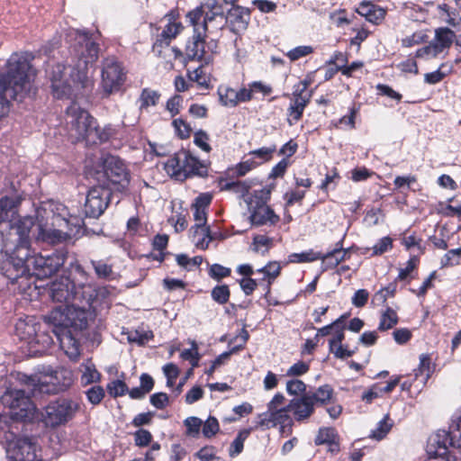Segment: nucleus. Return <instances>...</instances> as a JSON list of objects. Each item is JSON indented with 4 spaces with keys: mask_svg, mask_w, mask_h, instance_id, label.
Here are the masks:
<instances>
[{
    "mask_svg": "<svg viewBox=\"0 0 461 461\" xmlns=\"http://www.w3.org/2000/svg\"><path fill=\"white\" fill-rule=\"evenodd\" d=\"M182 29L183 26L180 23H167L155 41L157 48L161 47V44H170L171 41L180 33Z\"/></svg>",
    "mask_w": 461,
    "mask_h": 461,
    "instance_id": "7c9ffc66",
    "label": "nucleus"
},
{
    "mask_svg": "<svg viewBox=\"0 0 461 461\" xmlns=\"http://www.w3.org/2000/svg\"><path fill=\"white\" fill-rule=\"evenodd\" d=\"M203 14L204 12L201 6H197L194 10L187 13L186 19L188 23L194 27V32H195V29H197L199 26L204 27V32H207V25L205 24Z\"/></svg>",
    "mask_w": 461,
    "mask_h": 461,
    "instance_id": "f704fd0d",
    "label": "nucleus"
},
{
    "mask_svg": "<svg viewBox=\"0 0 461 461\" xmlns=\"http://www.w3.org/2000/svg\"><path fill=\"white\" fill-rule=\"evenodd\" d=\"M107 391L111 396L118 397L128 392V386L122 380H114L108 384Z\"/></svg>",
    "mask_w": 461,
    "mask_h": 461,
    "instance_id": "864d4df0",
    "label": "nucleus"
},
{
    "mask_svg": "<svg viewBox=\"0 0 461 461\" xmlns=\"http://www.w3.org/2000/svg\"><path fill=\"white\" fill-rule=\"evenodd\" d=\"M18 380L28 386L33 397L55 394L68 388L73 382L72 373L65 368L57 369L50 375L17 374Z\"/></svg>",
    "mask_w": 461,
    "mask_h": 461,
    "instance_id": "39448f33",
    "label": "nucleus"
},
{
    "mask_svg": "<svg viewBox=\"0 0 461 461\" xmlns=\"http://www.w3.org/2000/svg\"><path fill=\"white\" fill-rule=\"evenodd\" d=\"M37 225L32 237L50 245L60 244L79 233L81 220L69 216L61 203H46L36 210Z\"/></svg>",
    "mask_w": 461,
    "mask_h": 461,
    "instance_id": "7ed1b4c3",
    "label": "nucleus"
},
{
    "mask_svg": "<svg viewBox=\"0 0 461 461\" xmlns=\"http://www.w3.org/2000/svg\"><path fill=\"white\" fill-rule=\"evenodd\" d=\"M88 131L87 136L84 140L87 144L104 142L108 140L112 134L111 128L101 129L96 125V122Z\"/></svg>",
    "mask_w": 461,
    "mask_h": 461,
    "instance_id": "2f4dec72",
    "label": "nucleus"
},
{
    "mask_svg": "<svg viewBox=\"0 0 461 461\" xmlns=\"http://www.w3.org/2000/svg\"><path fill=\"white\" fill-rule=\"evenodd\" d=\"M125 80V75L119 62L113 58H108L104 61L102 70V88L104 92L110 95L119 91Z\"/></svg>",
    "mask_w": 461,
    "mask_h": 461,
    "instance_id": "f3484780",
    "label": "nucleus"
},
{
    "mask_svg": "<svg viewBox=\"0 0 461 461\" xmlns=\"http://www.w3.org/2000/svg\"><path fill=\"white\" fill-rule=\"evenodd\" d=\"M393 423L389 422V417L386 415L378 422L377 428L372 431L371 437L375 439H382L391 429Z\"/></svg>",
    "mask_w": 461,
    "mask_h": 461,
    "instance_id": "603ef678",
    "label": "nucleus"
},
{
    "mask_svg": "<svg viewBox=\"0 0 461 461\" xmlns=\"http://www.w3.org/2000/svg\"><path fill=\"white\" fill-rule=\"evenodd\" d=\"M206 32L204 27L199 26L195 29L192 38L187 41L185 47V57L189 60H202L205 55V38Z\"/></svg>",
    "mask_w": 461,
    "mask_h": 461,
    "instance_id": "b1692460",
    "label": "nucleus"
},
{
    "mask_svg": "<svg viewBox=\"0 0 461 461\" xmlns=\"http://www.w3.org/2000/svg\"><path fill=\"white\" fill-rule=\"evenodd\" d=\"M398 322V316L394 310L387 308L385 312L382 313L378 330L381 331L387 330L395 326Z\"/></svg>",
    "mask_w": 461,
    "mask_h": 461,
    "instance_id": "e433bc0d",
    "label": "nucleus"
},
{
    "mask_svg": "<svg viewBox=\"0 0 461 461\" xmlns=\"http://www.w3.org/2000/svg\"><path fill=\"white\" fill-rule=\"evenodd\" d=\"M134 441L138 447H147L152 441V435L149 430L140 429L134 433Z\"/></svg>",
    "mask_w": 461,
    "mask_h": 461,
    "instance_id": "6e6d98bb",
    "label": "nucleus"
},
{
    "mask_svg": "<svg viewBox=\"0 0 461 461\" xmlns=\"http://www.w3.org/2000/svg\"><path fill=\"white\" fill-rule=\"evenodd\" d=\"M79 410V403L70 399H59L49 403L41 414L47 427L55 428L71 420Z\"/></svg>",
    "mask_w": 461,
    "mask_h": 461,
    "instance_id": "6e6552de",
    "label": "nucleus"
},
{
    "mask_svg": "<svg viewBox=\"0 0 461 461\" xmlns=\"http://www.w3.org/2000/svg\"><path fill=\"white\" fill-rule=\"evenodd\" d=\"M17 330L23 329L24 339H28V343L33 349L34 353H44L53 343L51 337L45 333H37L34 324L31 321H20L16 325Z\"/></svg>",
    "mask_w": 461,
    "mask_h": 461,
    "instance_id": "aec40b11",
    "label": "nucleus"
},
{
    "mask_svg": "<svg viewBox=\"0 0 461 461\" xmlns=\"http://www.w3.org/2000/svg\"><path fill=\"white\" fill-rule=\"evenodd\" d=\"M184 423L187 429V435L194 437L199 434L203 421L197 417H188L185 420Z\"/></svg>",
    "mask_w": 461,
    "mask_h": 461,
    "instance_id": "5fc2aeb1",
    "label": "nucleus"
},
{
    "mask_svg": "<svg viewBox=\"0 0 461 461\" xmlns=\"http://www.w3.org/2000/svg\"><path fill=\"white\" fill-rule=\"evenodd\" d=\"M191 237L194 245L201 249H206L208 248L209 243L212 240V237L210 232V229L206 226V236L202 235L201 233H197L194 235V226H193L190 230Z\"/></svg>",
    "mask_w": 461,
    "mask_h": 461,
    "instance_id": "49530a36",
    "label": "nucleus"
},
{
    "mask_svg": "<svg viewBox=\"0 0 461 461\" xmlns=\"http://www.w3.org/2000/svg\"><path fill=\"white\" fill-rule=\"evenodd\" d=\"M16 380L23 388H7L1 396L4 406L10 409V415L17 420H32L36 417V407L31 401L30 395L33 396L28 386Z\"/></svg>",
    "mask_w": 461,
    "mask_h": 461,
    "instance_id": "423d86ee",
    "label": "nucleus"
},
{
    "mask_svg": "<svg viewBox=\"0 0 461 461\" xmlns=\"http://www.w3.org/2000/svg\"><path fill=\"white\" fill-rule=\"evenodd\" d=\"M347 253L342 249H336L323 257V262L330 267H336L345 259Z\"/></svg>",
    "mask_w": 461,
    "mask_h": 461,
    "instance_id": "de8ad7c7",
    "label": "nucleus"
},
{
    "mask_svg": "<svg viewBox=\"0 0 461 461\" xmlns=\"http://www.w3.org/2000/svg\"><path fill=\"white\" fill-rule=\"evenodd\" d=\"M429 461H461V414L452 421L448 431H438L429 439Z\"/></svg>",
    "mask_w": 461,
    "mask_h": 461,
    "instance_id": "20e7f679",
    "label": "nucleus"
},
{
    "mask_svg": "<svg viewBox=\"0 0 461 461\" xmlns=\"http://www.w3.org/2000/svg\"><path fill=\"white\" fill-rule=\"evenodd\" d=\"M313 49L311 46H298L286 53V56L291 61H295L300 58L305 57L311 54Z\"/></svg>",
    "mask_w": 461,
    "mask_h": 461,
    "instance_id": "bf43d9fd",
    "label": "nucleus"
},
{
    "mask_svg": "<svg viewBox=\"0 0 461 461\" xmlns=\"http://www.w3.org/2000/svg\"><path fill=\"white\" fill-rule=\"evenodd\" d=\"M332 389L330 385L325 384L320 386L316 392L310 394V398L312 399L313 404H325L330 401L332 395Z\"/></svg>",
    "mask_w": 461,
    "mask_h": 461,
    "instance_id": "ea45409f",
    "label": "nucleus"
},
{
    "mask_svg": "<svg viewBox=\"0 0 461 461\" xmlns=\"http://www.w3.org/2000/svg\"><path fill=\"white\" fill-rule=\"evenodd\" d=\"M76 285L68 277H61L51 283L50 296L55 302L72 307L75 302Z\"/></svg>",
    "mask_w": 461,
    "mask_h": 461,
    "instance_id": "5701e85b",
    "label": "nucleus"
},
{
    "mask_svg": "<svg viewBox=\"0 0 461 461\" xmlns=\"http://www.w3.org/2000/svg\"><path fill=\"white\" fill-rule=\"evenodd\" d=\"M226 19L234 32H243L249 24V11L248 8L234 5L229 10Z\"/></svg>",
    "mask_w": 461,
    "mask_h": 461,
    "instance_id": "bb28decb",
    "label": "nucleus"
},
{
    "mask_svg": "<svg viewBox=\"0 0 461 461\" xmlns=\"http://www.w3.org/2000/svg\"><path fill=\"white\" fill-rule=\"evenodd\" d=\"M444 65H441L438 69L427 73L424 75V81L429 85H435L439 83L446 76L447 73L442 71Z\"/></svg>",
    "mask_w": 461,
    "mask_h": 461,
    "instance_id": "69168bd1",
    "label": "nucleus"
},
{
    "mask_svg": "<svg viewBox=\"0 0 461 461\" xmlns=\"http://www.w3.org/2000/svg\"><path fill=\"white\" fill-rule=\"evenodd\" d=\"M21 200L17 196H4L0 199V223L9 219L10 212L20 203Z\"/></svg>",
    "mask_w": 461,
    "mask_h": 461,
    "instance_id": "473e14b6",
    "label": "nucleus"
},
{
    "mask_svg": "<svg viewBox=\"0 0 461 461\" xmlns=\"http://www.w3.org/2000/svg\"><path fill=\"white\" fill-rule=\"evenodd\" d=\"M273 246V239L266 235H256L253 238L252 249L262 255L268 252Z\"/></svg>",
    "mask_w": 461,
    "mask_h": 461,
    "instance_id": "4c0bfd02",
    "label": "nucleus"
},
{
    "mask_svg": "<svg viewBox=\"0 0 461 461\" xmlns=\"http://www.w3.org/2000/svg\"><path fill=\"white\" fill-rule=\"evenodd\" d=\"M35 75L29 54L11 55L5 73L0 77V121L9 113V99L21 102L35 95Z\"/></svg>",
    "mask_w": 461,
    "mask_h": 461,
    "instance_id": "f03ea898",
    "label": "nucleus"
},
{
    "mask_svg": "<svg viewBox=\"0 0 461 461\" xmlns=\"http://www.w3.org/2000/svg\"><path fill=\"white\" fill-rule=\"evenodd\" d=\"M81 383L84 384H89L97 382L100 379L99 372L90 360H87L81 365Z\"/></svg>",
    "mask_w": 461,
    "mask_h": 461,
    "instance_id": "72a5a7b5",
    "label": "nucleus"
},
{
    "mask_svg": "<svg viewBox=\"0 0 461 461\" xmlns=\"http://www.w3.org/2000/svg\"><path fill=\"white\" fill-rule=\"evenodd\" d=\"M165 170L177 180L207 174L206 167L186 150H181L170 157L165 163Z\"/></svg>",
    "mask_w": 461,
    "mask_h": 461,
    "instance_id": "0eeeda50",
    "label": "nucleus"
},
{
    "mask_svg": "<svg viewBox=\"0 0 461 461\" xmlns=\"http://www.w3.org/2000/svg\"><path fill=\"white\" fill-rule=\"evenodd\" d=\"M180 356L183 359L189 360L193 366H197L199 356L195 342L193 341L192 348L183 350Z\"/></svg>",
    "mask_w": 461,
    "mask_h": 461,
    "instance_id": "338daca9",
    "label": "nucleus"
},
{
    "mask_svg": "<svg viewBox=\"0 0 461 461\" xmlns=\"http://www.w3.org/2000/svg\"><path fill=\"white\" fill-rule=\"evenodd\" d=\"M268 193L264 190L256 191L248 201L249 210L250 212V221L255 225H264L267 223L275 224L279 217L274 211L267 206V199Z\"/></svg>",
    "mask_w": 461,
    "mask_h": 461,
    "instance_id": "f8f14e48",
    "label": "nucleus"
},
{
    "mask_svg": "<svg viewBox=\"0 0 461 461\" xmlns=\"http://www.w3.org/2000/svg\"><path fill=\"white\" fill-rule=\"evenodd\" d=\"M338 438L336 430L332 428H321L315 438L316 445L330 444Z\"/></svg>",
    "mask_w": 461,
    "mask_h": 461,
    "instance_id": "a18cd8bd",
    "label": "nucleus"
},
{
    "mask_svg": "<svg viewBox=\"0 0 461 461\" xmlns=\"http://www.w3.org/2000/svg\"><path fill=\"white\" fill-rule=\"evenodd\" d=\"M86 396L88 401L92 404H98L104 397V391L103 387L99 385L92 386L90 389L86 392Z\"/></svg>",
    "mask_w": 461,
    "mask_h": 461,
    "instance_id": "680f3d73",
    "label": "nucleus"
},
{
    "mask_svg": "<svg viewBox=\"0 0 461 461\" xmlns=\"http://www.w3.org/2000/svg\"><path fill=\"white\" fill-rule=\"evenodd\" d=\"M209 140L208 134L203 131H198L194 133V142L203 151L209 152L211 146L207 143Z\"/></svg>",
    "mask_w": 461,
    "mask_h": 461,
    "instance_id": "774afa93",
    "label": "nucleus"
},
{
    "mask_svg": "<svg viewBox=\"0 0 461 461\" xmlns=\"http://www.w3.org/2000/svg\"><path fill=\"white\" fill-rule=\"evenodd\" d=\"M65 259L59 254L50 256L30 257V265L33 266V275L40 279L51 276L63 266Z\"/></svg>",
    "mask_w": 461,
    "mask_h": 461,
    "instance_id": "6ab92c4d",
    "label": "nucleus"
},
{
    "mask_svg": "<svg viewBox=\"0 0 461 461\" xmlns=\"http://www.w3.org/2000/svg\"><path fill=\"white\" fill-rule=\"evenodd\" d=\"M314 404L310 393H305L301 397L290 401L288 409L293 412L295 420L302 421L307 420L314 411Z\"/></svg>",
    "mask_w": 461,
    "mask_h": 461,
    "instance_id": "a878e982",
    "label": "nucleus"
},
{
    "mask_svg": "<svg viewBox=\"0 0 461 461\" xmlns=\"http://www.w3.org/2000/svg\"><path fill=\"white\" fill-rule=\"evenodd\" d=\"M66 123L69 137L75 141H79L85 140L95 120L86 110L73 103L67 108Z\"/></svg>",
    "mask_w": 461,
    "mask_h": 461,
    "instance_id": "1a4fd4ad",
    "label": "nucleus"
},
{
    "mask_svg": "<svg viewBox=\"0 0 461 461\" xmlns=\"http://www.w3.org/2000/svg\"><path fill=\"white\" fill-rule=\"evenodd\" d=\"M276 426L274 421L273 411H267L265 413H262L258 416V420L257 421V428H261L262 429H267Z\"/></svg>",
    "mask_w": 461,
    "mask_h": 461,
    "instance_id": "052dcab7",
    "label": "nucleus"
},
{
    "mask_svg": "<svg viewBox=\"0 0 461 461\" xmlns=\"http://www.w3.org/2000/svg\"><path fill=\"white\" fill-rule=\"evenodd\" d=\"M153 52L165 60V68L172 69L174 68V60L182 57V51L176 47H171L170 44H161L157 48V43L153 44Z\"/></svg>",
    "mask_w": 461,
    "mask_h": 461,
    "instance_id": "c756f323",
    "label": "nucleus"
},
{
    "mask_svg": "<svg viewBox=\"0 0 461 461\" xmlns=\"http://www.w3.org/2000/svg\"><path fill=\"white\" fill-rule=\"evenodd\" d=\"M91 265L95 269V275L99 278L112 279L113 276L112 265H108L103 260H92Z\"/></svg>",
    "mask_w": 461,
    "mask_h": 461,
    "instance_id": "79ce46f5",
    "label": "nucleus"
},
{
    "mask_svg": "<svg viewBox=\"0 0 461 461\" xmlns=\"http://www.w3.org/2000/svg\"><path fill=\"white\" fill-rule=\"evenodd\" d=\"M357 13L364 16L368 22L379 24L384 19L386 11L370 2H362L357 9Z\"/></svg>",
    "mask_w": 461,
    "mask_h": 461,
    "instance_id": "c85d7f7f",
    "label": "nucleus"
},
{
    "mask_svg": "<svg viewBox=\"0 0 461 461\" xmlns=\"http://www.w3.org/2000/svg\"><path fill=\"white\" fill-rule=\"evenodd\" d=\"M281 267L277 262H270L264 267L258 270V273L264 275L263 280L267 281V289L271 283L279 276Z\"/></svg>",
    "mask_w": 461,
    "mask_h": 461,
    "instance_id": "58836bf2",
    "label": "nucleus"
},
{
    "mask_svg": "<svg viewBox=\"0 0 461 461\" xmlns=\"http://www.w3.org/2000/svg\"><path fill=\"white\" fill-rule=\"evenodd\" d=\"M249 435V429H243L239 432L237 437L234 438V440L230 444V450H229L230 456H236L242 452L243 447H244V442L248 438Z\"/></svg>",
    "mask_w": 461,
    "mask_h": 461,
    "instance_id": "37998d69",
    "label": "nucleus"
},
{
    "mask_svg": "<svg viewBox=\"0 0 461 461\" xmlns=\"http://www.w3.org/2000/svg\"><path fill=\"white\" fill-rule=\"evenodd\" d=\"M212 298L220 304H224L229 301L230 289L228 285H217L212 290Z\"/></svg>",
    "mask_w": 461,
    "mask_h": 461,
    "instance_id": "3c124183",
    "label": "nucleus"
},
{
    "mask_svg": "<svg viewBox=\"0 0 461 461\" xmlns=\"http://www.w3.org/2000/svg\"><path fill=\"white\" fill-rule=\"evenodd\" d=\"M289 411H291L288 409V405L285 408L273 411L274 421L276 422V425H282V431H285V424L289 423L290 426L292 425V420L288 414ZM289 431L291 432V428L289 429Z\"/></svg>",
    "mask_w": 461,
    "mask_h": 461,
    "instance_id": "8fccbe9b",
    "label": "nucleus"
},
{
    "mask_svg": "<svg viewBox=\"0 0 461 461\" xmlns=\"http://www.w3.org/2000/svg\"><path fill=\"white\" fill-rule=\"evenodd\" d=\"M107 293L106 287L96 288L90 284L76 286L75 302L72 307L77 311H84L86 312V308L91 306L98 295L105 296Z\"/></svg>",
    "mask_w": 461,
    "mask_h": 461,
    "instance_id": "4be33fe9",
    "label": "nucleus"
},
{
    "mask_svg": "<svg viewBox=\"0 0 461 461\" xmlns=\"http://www.w3.org/2000/svg\"><path fill=\"white\" fill-rule=\"evenodd\" d=\"M194 208V218L195 221L194 235L198 232L203 236H206V209L202 207L193 206Z\"/></svg>",
    "mask_w": 461,
    "mask_h": 461,
    "instance_id": "c9c22d12",
    "label": "nucleus"
},
{
    "mask_svg": "<svg viewBox=\"0 0 461 461\" xmlns=\"http://www.w3.org/2000/svg\"><path fill=\"white\" fill-rule=\"evenodd\" d=\"M101 185L108 186L111 191H121L129 183V175L123 162L115 156H107L104 159V170Z\"/></svg>",
    "mask_w": 461,
    "mask_h": 461,
    "instance_id": "9b49d317",
    "label": "nucleus"
},
{
    "mask_svg": "<svg viewBox=\"0 0 461 461\" xmlns=\"http://www.w3.org/2000/svg\"><path fill=\"white\" fill-rule=\"evenodd\" d=\"M276 147H262L260 149L252 150L249 155L252 158L260 159V163L269 160L272 158V154L275 152Z\"/></svg>",
    "mask_w": 461,
    "mask_h": 461,
    "instance_id": "4d7b16f0",
    "label": "nucleus"
},
{
    "mask_svg": "<svg viewBox=\"0 0 461 461\" xmlns=\"http://www.w3.org/2000/svg\"><path fill=\"white\" fill-rule=\"evenodd\" d=\"M112 195L111 189L104 185L92 187L86 195L85 203L86 216L98 218L107 208Z\"/></svg>",
    "mask_w": 461,
    "mask_h": 461,
    "instance_id": "2eb2a0df",
    "label": "nucleus"
},
{
    "mask_svg": "<svg viewBox=\"0 0 461 461\" xmlns=\"http://www.w3.org/2000/svg\"><path fill=\"white\" fill-rule=\"evenodd\" d=\"M219 99L222 105L234 107L239 103L249 101L252 98V91L247 88L235 90L227 86H221L218 89Z\"/></svg>",
    "mask_w": 461,
    "mask_h": 461,
    "instance_id": "393cba45",
    "label": "nucleus"
},
{
    "mask_svg": "<svg viewBox=\"0 0 461 461\" xmlns=\"http://www.w3.org/2000/svg\"><path fill=\"white\" fill-rule=\"evenodd\" d=\"M220 429L219 422L216 418L209 417L203 427V434L206 438H212L214 436Z\"/></svg>",
    "mask_w": 461,
    "mask_h": 461,
    "instance_id": "13d9d810",
    "label": "nucleus"
},
{
    "mask_svg": "<svg viewBox=\"0 0 461 461\" xmlns=\"http://www.w3.org/2000/svg\"><path fill=\"white\" fill-rule=\"evenodd\" d=\"M60 347L64 349L66 355L72 360L76 361L80 355V344L78 340L72 335L70 330H64L59 334Z\"/></svg>",
    "mask_w": 461,
    "mask_h": 461,
    "instance_id": "cd10ccee",
    "label": "nucleus"
},
{
    "mask_svg": "<svg viewBox=\"0 0 461 461\" xmlns=\"http://www.w3.org/2000/svg\"><path fill=\"white\" fill-rule=\"evenodd\" d=\"M461 259V247L448 250L440 259V267L446 268L457 266Z\"/></svg>",
    "mask_w": 461,
    "mask_h": 461,
    "instance_id": "a19ab883",
    "label": "nucleus"
},
{
    "mask_svg": "<svg viewBox=\"0 0 461 461\" xmlns=\"http://www.w3.org/2000/svg\"><path fill=\"white\" fill-rule=\"evenodd\" d=\"M309 83L306 80L300 81L294 86L292 94V102L288 108V114L294 121L298 122L303 113L305 107L311 101L312 93L307 91Z\"/></svg>",
    "mask_w": 461,
    "mask_h": 461,
    "instance_id": "412c9836",
    "label": "nucleus"
},
{
    "mask_svg": "<svg viewBox=\"0 0 461 461\" xmlns=\"http://www.w3.org/2000/svg\"><path fill=\"white\" fill-rule=\"evenodd\" d=\"M306 390L305 384L298 379H293L287 382L286 391L291 395H298Z\"/></svg>",
    "mask_w": 461,
    "mask_h": 461,
    "instance_id": "e2e57ef3",
    "label": "nucleus"
},
{
    "mask_svg": "<svg viewBox=\"0 0 461 461\" xmlns=\"http://www.w3.org/2000/svg\"><path fill=\"white\" fill-rule=\"evenodd\" d=\"M38 446L32 438H15L6 445L8 461H42L37 456Z\"/></svg>",
    "mask_w": 461,
    "mask_h": 461,
    "instance_id": "ddd939ff",
    "label": "nucleus"
},
{
    "mask_svg": "<svg viewBox=\"0 0 461 461\" xmlns=\"http://www.w3.org/2000/svg\"><path fill=\"white\" fill-rule=\"evenodd\" d=\"M393 240L389 237H384L374 246L373 255H382L392 249Z\"/></svg>",
    "mask_w": 461,
    "mask_h": 461,
    "instance_id": "0e129e2a",
    "label": "nucleus"
},
{
    "mask_svg": "<svg viewBox=\"0 0 461 461\" xmlns=\"http://www.w3.org/2000/svg\"><path fill=\"white\" fill-rule=\"evenodd\" d=\"M159 97L160 95L157 91L149 88L143 89L140 96V109L156 105Z\"/></svg>",
    "mask_w": 461,
    "mask_h": 461,
    "instance_id": "c03bdc74",
    "label": "nucleus"
},
{
    "mask_svg": "<svg viewBox=\"0 0 461 461\" xmlns=\"http://www.w3.org/2000/svg\"><path fill=\"white\" fill-rule=\"evenodd\" d=\"M30 257L29 251L21 250L20 253L14 254L7 258L3 263V274L11 283H20V280L26 279L29 276Z\"/></svg>",
    "mask_w": 461,
    "mask_h": 461,
    "instance_id": "4468645a",
    "label": "nucleus"
},
{
    "mask_svg": "<svg viewBox=\"0 0 461 461\" xmlns=\"http://www.w3.org/2000/svg\"><path fill=\"white\" fill-rule=\"evenodd\" d=\"M430 357L427 354H422L420 357V365L417 369L414 370V375L416 378L424 375V381H427L430 374Z\"/></svg>",
    "mask_w": 461,
    "mask_h": 461,
    "instance_id": "09e8293b",
    "label": "nucleus"
},
{
    "mask_svg": "<svg viewBox=\"0 0 461 461\" xmlns=\"http://www.w3.org/2000/svg\"><path fill=\"white\" fill-rule=\"evenodd\" d=\"M43 319L46 323L53 325L55 328L67 329L72 327L83 330L87 325L86 313L84 311H77L70 306L57 307L45 315Z\"/></svg>",
    "mask_w": 461,
    "mask_h": 461,
    "instance_id": "9d476101",
    "label": "nucleus"
},
{
    "mask_svg": "<svg viewBox=\"0 0 461 461\" xmlns=\"http://www.w3.org/2000/svg\"><path fill=\"white\" fill-rule=\"evenodd\" d=\"M75 43L73 51L78 59L76 68L72 69L70 79L64 78L65 67L61 64L53 65L49 72L51 88L55 97L62 98L70 95L73 83L75 87L86 88L92 86L88 75V65L93 64L98 58V46L85 32L75 31L71 32Z\"/></svg>",
    "mask_w": 461,
    "mask_h": 461,
    "instance_id": "f257e3e1",
    "label": "nucleus"
},
{
    "mask_svg": "<svg viewBox=\"0 0 461 461\" xmlns=\"http://www.w3.org/2000/svg\"><path fill=\"white\" fill-rule=\"evenodd\" d=\"M456 38L455 32L448 28H438L435 31L434 39L429 45L416 51L418 58H436L446 52Z\"/></svg>",
    "mask_w": 461,
    "mask_h": 461,
    "instance_id": "dca6fc26",
    "label": "nucleus"
},
{
    "mask_svg": "<svg viewBox=\"0 0 461 461\" xmlns=\"http://www.w3.org/2000/svg\"><path fill=\"white\" fill-rule=\"evenodd\" d=\"M37 221L32 216H24L10 221V236L16 237V253L21 250L29 251L31 243V232L33 227L36 228Z\"/></svg>",
    "mask_w": 461,
    "mask_h": 461,
    "instance_id": "a211bd4d",
    "label": "nucleus"
}]
</instances>
